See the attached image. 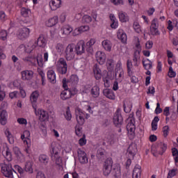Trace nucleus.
<instances>
[{"label":"nucleus","instance_id":"f257e3e1","mask_svg":"<svg viewBox=\"0 0 178 178\" xmlns=\"http://www.w3.org/2000/svg\"><path fill=\"white\" fill-rule=\"evenodd\" d=\"M127 122H128L127 125L128 136L131 140H133L136 137V119L134 118V114H130Z\"/></svg>","mask_w":178,"mask_h":178},{"label":"nucleus","instance_id":"f03ea898","mask_svg":"<svg viewBox=\"0 0 178 178\" xmlns=\"http://www.w3.org/2000/svg\"><path fill=\"white\" fill-rule=\"evenodd\" d=\"M51 159L52 161H55L56 165H60L62 163V157L59 156L60 154V148H59V145H55L54 143H51Z\"/></svg>","mask_w":178,"mask_h":178},{"label":"nucleus","instance_id":"7ed1b4c3","mask_svg":"<svg viewBox=\"0 0 178 178\" xmlns=\"http://www.w3.org/2000/svg\"><path fill=\"white\" fill-rule=\"evenodd\" d=\"M0 166L1 168V172L5 176V177H17V172H16L15 170L12 169V167H10L9 165L5 163H0Z\"/></svg>","mask_w":178,"mask_h":178},{"label":"nucleus","instance_id":"20e7f679","mask_svg":"<svg viewBox=\"0 0 178 178\" xmlns=\"http://www.w3.org/2000/svg\"><path fill=\"white\" fill-rule=\"evenodd\" d=\"M76 44H70L65 49V58L67 60H72L74 59V56L76 55Z\"/></svg>","mask_w":178,"mask_h":178},{"label":"nucleus","instance_id":"39448f33","mask_svg":"<svg viewBox=\"0 0 178 178\" xmlns=\"http://www.w3.org/2000/svg\"><path fill=\"white\" fill-rule=\"evenodd\" d=\"M113 120L115 127H122V126H123V116H122V113H120V110L119 108L114 114Z\"/></svg>","mask_w":178,"mask_h":178},{"label":"nucleus","instance_id":"423d86ee","mask_svg":"<svg viewBox=\"0 0 178 178\" xmlns=\"http://www.w3.org/2000/svg\"><path fill=\"white\" fill-rule=\"evenodd\" d=\"M57 70L60 74H66L67 73V63L65 58H61L59 59Z\"/></svg>","mask_w":178,"mask_h":178},{"label":"nucleus","instance_id":"0eeeda50","mask_svg":"<svg viewBox=\"0 0 178 178\" xmlns=\"http://www.w3.org/2000/svg\"><path fill=\"white\" fill-rule=\"evenodd\" d=\"M86 44L84 43V41H79L76 45H75L74 49H75V54L76 55H83L84 52H86Z\"/></svg>","mask_w":178,"mask_h":178},{"label":"nucleus","instance_id":"6e6552de","mask_svg":"<svg viewBox=\"0 0 178 178\" xmlns=\"http://www.w3.org/2000/svg\"><path fill=\"white\" fill-rule=\"evenodd\" d=\"M77 154L80 163H81L82 165H84L85 163H88V158H87V154H86V152L81 149H78Z\"/></svg>","mask_w":178,"mask_h":178},{"label":"nucleus","instance_id":"1a4fd4ad","mask_svg":"<svg viewBox=\"0 0 178 178\" xmlns=\"http://www.w3.org/2000/svg\"><path fill=\"white\" fill-rule=\"evenodd\" d=\"M30 29L29 28H22L18 31L17 37L19 40H24L29 37Z\"/></svg>","mask_w":178,"mask_h":178},{"label":"nucleus","instance_id":"9d476101","mask_svg":"<svg viewBox=\"0 0 178 178\" xmlns=\"http://www.w3.org/2000/svg\"><path fill=\"white\" fill-rule=\"evenodd\" d=\"M40 47V48H45L47 47V39L44 37V35H40L35 42L34 48Z\"/></svg>","mask_w":178,"mask_h":178},{"label":"nucleus","instance_id":"9b49d317","mask_svg":"<svg viewBox=\"0 0 178 178\" xmlns=\"http://www.w3.org/2000/svg\"><path fill=\"white\" fill-rule=\"evenodd\" d=\"M40 95L38 94V91L35 90L34 91L30 97V100L32 104V106L33 108V109L35 110V112H37V100L38 99V96Z\"/></svg>","mask_w":178,"mask_h":178},{"label":"nucleus","instance_id":"f8f14e48","mask_svg":"<svg viewBox=\"0 0 178 178\" xmlns=\"http://www.w3.org/2000/svg\"><path fill=\"white\" fill-rule=\"evenodd\" d=\"M96 59L99 65H104L106 60V56L102 51H97L96 53Z\"/></svg>","mask_w":178,"mask_h":178},{"label":"nucleus","instance_id":"ddd939ff","mask_svg":"<svg viewBox=\"0 0 178 178\" xmlns=\"http://www.w3.org/2000/svg\"><path fill=\"white\" fill-rule=\"evenodd\" d=\"M93 73L95 74L96 80H100V79L102 78V72L99 68V65H98L97 64H95L93 66Z\"/></svg>","mask_w":178,"mask_h":178},{"label":"nucleus","instance_id":"4468645a","mask_svg":"<svg viewBox=\"0 0 178 178\" xmlns=\"http://www.w3.org/2000/svg\"><path fill=\"white\" fill-rule=\"evenodd\" d=\"M8 122V112L6 110L0 111V123L5 126Z\"/></svg>","mask_w":178,"mask_h":178},{"label":"nucleus","instance_id":"2eb2a0df","mask_svg":"<svg viewBox=\"0 0 178 178\" xmlns=\"http://www.w3.org/2000/svg\"><path fill=\"white\" fill-rule=\"evenodd\" d=\"M97 158L99 161H105L106 159V151L102 148H99L97 152Z\"/></svg>","mask_w":178,"mask_h":178},{"label":"nucleus","instance_id":"dca6fc26","mask_svg":"<svg viewBox=\"0 0 178 178\" xmlns=\"http://www.w3.org/2000/svg\"><path fill=\"white\" fill-rule=\"evenodd\" d=\"M166 149H168V145H166V144L160 142L157 145L156 152H158L159 155H163V152H165Z\"/></svg>","mask_w":178,"mask_h":178},{"label":"nucleus","instance_id":"f3484780","mask_svg":"<svg viewBox=\"0 0 178 178\" xmlns=\"http://www.w3.org/2000/svg\"><path fill=\"white\" fill-rule=\"evenodd\" d=\"M33 71L25 70L22 72V80H31L33 79Z\"/></svg>","mask_w":178,"mask_h":178},{"label":"nucleus","instance_id":"a211bd4d","mask_svg":"<svg viewBox=\"0 0 178 178\" xmlns=\"http://www.w3.org/2000/svg\"><path fill=\"white\" fill-rule=\"evenodd\" d=\"M141 177V166L136 165L133 170L132 178Z\"/></svg>","mask_w":178,"mask_h":178},{"label":"nucleus","instance_id":"6ab92c4d","mask_svg":"<svg viewBox=\"0 0 178 178\" xmlns=\"http://www.w3.org/2000/svg\"><path fill=\"white\" fill-rule=\"evenodd\" d=\"M60 98L63 101H66V99L72 98V91L69 89L64 90L60 94Z\"/></svg>","mask_w":178,"mask_h":178},{"label":"nucleus","instance_id":"aec40b11","mask_svg":"<svg viewBox=\"0 0 178 178\" xmlns=\"http://www.w3.org/2000/svg\"><path fill=\"white\" fill-rule=\"evenodd\" d=\"M47 79L49 80L50 83H52L53 84L56 83V75L54 70H51L47 72Z\"/></svg>","mask_w":178,"mask_h":178},{"label":"nucleus","instance_id":"412c9836","mask_svg":"<svg viewBox=\"0 0 178 178\" xmlns=\"http://www.w3.org/2000/svg\"><path fill=\"white\" fill-rule=\"evenodd\" d=\"M89 29H90V27L88 26L83 25L76 29L74 31V34H75L74 35H79V34H81V33H84V31H88Z\"/></svg>","mask_w":178,"mask_h":178},{"label":"nucleus","instance_id":"4be33fe9","mask_svg":"<svg viewBox=\"0 0 178 178\" xmlns=\"http://www.w3.org/2000/svg\"><path fill=\"white\" fill-rule=\"evenodd\" d=\"M103 94L108 98V99H115V93H113V90L111 89H104L103 90Z\"/></svg>","mask_w":178,"mask_h":178},{"label":"nucleus","instance_id":"5701e85b","mask_svg":"<svg viewBox=\"0 0 178 178\" xmlns=\"http://www.w3.org/2000/svg\"><path fill=\"white\" fill-rule=\"evenodd\" d=\"M143 67H145V70H149L152 69V61L149 59L143 60H142Z\"/></svg>","mask_w":178,"mask_h":178},{"label":"nucleus","instance_id":"b1692460","mask_svg":"<svg viewBox=\"0 0 178 178\" xmlns=\"http://www.w3.org/2000/svg\"><path fill=\"white\" fill-rule=\"evenodd\" d=\"M58 22V17L55 16L51 18L50 19H49V21L47 22V26L54 27V26L57 24Z\"/></svg>","mask_w":178,"mask_h":178},{"label":"nucleus","instance_id":"393cba45","mask_svg":"<svg viewBox=\"0 0 178 178\" xmlns=\"http://www.w3.org/2000/svg\"><path fill=\"white\" fill-rule=\"evenodd\" d=\"M60 5H62V1L52 0L50 6H51L53 10H56V9H58V8H60Z\"/></svg>","mask_w":178,"mask_h":178},{"label":"nucleus","instance_id":"a878e982","mask_svg":"<svg viewBox=\"0 0 178 178\" xmlns=\"http://www.w3.org/2000/svg\"><path fill=\"white\" fill-rule=\"evenodd\" d=\"M127 152L129 155H131L132 158H134V155H136V153L137 152V147L136 145H129Z\"/></svg>","mask_w":178,"mask_h":178},{"label":"nucleus","instance_id":"bb28decb","mask_svg":"<svg viewBox=\"0 0 178 178\" xmlns=\"http://www.w3.org/2000/svg\"><path fill=\"white\" fill-rule=\"evenodd\" d=\"M102 47L106 51H108V52L112 49V44L111 43V41L108 40H104L102 42Z\"/></svg>","mask_w":178,"mask_h":178},{"label":"nucleus","instance_id":"cd10ccee","mask_svg":"<svg viewBox=\"0 0 178 178\" xmlns=\"http://www.w3.org/2000/svg\"><path fill=\"white\" fill-rule=\"evenodd\" d=\"M118 16H119L120 21L122 23H126L129 22V16L127 15V14L124 13H119Z\"/></svg>","mask_w":178,"mask_h":178},{"label":"nucleus","instance_id":"c85d7f7f","mask_svg":"<svg viewBox=\"0 0 178 178\" xmlns=\"http://www.w3.org/2000/svg\"><path fill=\"white\" fill-rule=\"evenodd\" d=\"M91 94L94 98H98L99 97V87L94 86L91 89Z\"/></svg>","mask_w":178,"mask_h":178},{"label":"nucleus","instance_id":"c756f323","mask_svg":"<svg viewBox=\"0 0 178 178\" xmlns=\"http://www.w3.org/2000/svg\"><path fill=\"white\" fill-rule=\"evenodd\" d=\"M117 36L118 38H119V40H120L122 42H123V44L126 43V42L127 41V35H126V33L123 32H119Z\"/></svg>","mask_w":178,"mask_h":178},{"label":"nucleus","instance_id":"7c9ffc66","mask_svg":"<svg viewBox=\"0 0 178 178\" xmlns=\"http://www.w3.org/2000/svg\"><path fill=\"white\" fill-rule=\"evenodd\" d=\"M25 172H28V173H33V163L31 161H28L26 163Z\"/></svg>","mask_w":178,"mask_h":178},{"label":"nucleus","instance_id":"2f4dec72","mask_svg":"<svg viewBox=\"0 0 178 178\" xmlns=\"http://www.w3.org/2000/svg\"><path fill=\"white\" fill-rule=\"evenodd\" d=\"M5 134L6 136H7V138L10 144H13V143H15V138H13V136H12L10 131L6 129V131H5Z\"/></svg>","mask_w":178,"mask_h":178},{"label":"nucleus","instance_id":"473e14b6","mask_svg":"<svg viewBox=\"0 0 178 178\" xmlns=\"http://www.w3.org/2000/svg\"><path fill=\"white\" fill-rule=\"evenodd\" d=\"M5 158L8 162H10L12 161V152H10V149H9V147L6 148V156Z\"/></svg>","mask_w":178,"mask_h":178},{"label":"nucleus","instance_id":"72a5a7b5","mask_svg":"<svg viewBox=\"0 0 178 178\" xmlns=\"http://www.w3.org/2000/svg\"><path fill=\"white\" fill-rule=\"evenodd\" d=\"M39 129L42 131L43 136L47 134V125L45 124V122H41L39 125Z\"/></svg>","mask_w":178,"mask_h":178},{"label":"nucleus","instance_id":"f704fd0d","mask_svg":"<svg viewBox=\"0 0 178 178\" xmlns=\"http://www.w3.org/2000/svg\"><path fill=\"white\" fill-rule=\"evenodd\" d=\"M138 58H140V50H136L133 58L134 62H135V66H138V64L137 63Z\"/></svg>","mask_w":178,"mask_h":178},{"label":"nucleus","instance_id":"c9c22d12","mask_svg":"<svg viewBox=\"0 0 178 178\" xmlns=\"http://www.w3.org/2000/svg\"><path fill=\"white\" fill-rule=\"evenodd\" d=\"M113 176L115 178H120V176H122V172H120V168L118 167L113 169Z\"/></svg>","mask_w":178,"mask_h":178},{"label":"nucleus","instance_id":"e433bc0d","mask_svg":"<svg viewBox=\"0 0 178 178\" xmlns=\"http://www.w3.org/2000/svg\"><path fill=\"white\" fill-rule=\"evenodd\" d=\"M72 31L73 29L70 26H65L63 29V34H65V35H69Z\"/></svg>","mask_w":178,"mask_h":178},{"label":"nucleus","instance_id":"4c0bfd02","mask_svg":"<svg viewBox=\"0 0 178 178\" xmlns=\"http://www.w3.org/2000/svg\"><path fill=\"white\" fill-rule=\"evenodd\" d=\"M64 116L66 120H72V113H70V107H67V110L65 113L64 114Z\"/></svg>","mask_w":178,"mask_h":178},{"label":"nucleus","instance_id":"58836bf2","mask_svg":"<svg viewBox=\"0 0 178 178\" xmlns=\"http://www.w3.org/2000/svg\"><path fill=\"white\" fill-rule=\"evenodd\" d=\"M76 120L79 126H83L84 124L85 120L84 118L81 116V114H80L79 115H76Z\"/></svg>","mask_w":178,"mask_h":178},{"label":"nucleus","instance_id":"ea45409f","mask_svg":"<svg viewBox=\"0 0 178 178\" xmlns=\"http://www.w3.org/2000/svg\"><path fill=\"white\" fill-rule=\"evenodd\" d=\"M113 163V161H112V158H108L105 161H104V166L106 168H112V165Z\"/></svg>","mask_w":178,"mask_h":178},{"label":"nucleus","instance_id":"a19ab883","mask_svg":"<svg viewBox=\"0 0 178 178\" xmlns=\"http://www.w3.org/2000/svg\"><path fill=\"white\" fill-rule=\"evenodd\" d=\"M29 13H30V10L26 9V8H22L21 9V15L24 17H29Z\"/></svg>","mask_w":178,"mask_h":178},{"label":"nucleus","instance_id":"79ce46f5","mask_svg":"<svg viewBox=\"0 0 178 178\" xmlns=\"http://www.w3.org/2000/svg\"><path fill=\"white\" fill-rule=\"evenodd\" d=\"M83 23H91L92 18L90 15H84L82 18Z\"/></svg>","mask_w":178,"mask_h":178},{"label":"nucleus","instance_id":"37998d69","mask_svg":"<svg viewBox=\"0 0 178 178\" xmlns=\"http://www.w3.org/2000/svg\"><path fill=\"white\" fill-rule=\"evenodd\" d=\"M112 170L111 167H105L103 168V173L104 176H108L111 174V172Z\"/></svg>","mask_w":178,"mask_h":178},{"label":"nucleus","instance_id":"c03bdc74","mask_svg":"<svg viewBox=\"0 0 178 178\" xmlns=\"http://www.w3.org/2000/svg\"><path fill=\"white\" fill-rule=\"evenodd\" d=\"M39 160L42 163H48V157H47V155L42 154L39 157Z\"/></svg>","mask_w":178,"mask_h":178},{"label":"nucleus","instance_id":"a18cd8bd","mask_svg":"<svg viewBox=\"0 0 178 178\" xmlns=\"http://www.w3.org/2000/svg\"><path fill=\"white\" fill-rule=\"evenodd\" d=\"M150 33L152 35H159L160 34L158 29L154 27H150Z\"/></svg>","mask_w":178,"mask_h":178},{"label":"nucleus","instance_id":"49530a36","mask_svg":"<svg viewBox=\"0 0 178 178\" xmlns=\"http://www.w3.org/2000/svg\"><path fill=\"white\" fill-rule=\"evenodd\" d=\"M168 76L172 79L173 77H176V72L173 71V67H169Z\"/></svg>","mask_w":178,"mask_h":178},{"label":"nucleus","instance_id":"de8ad7c7","mask_svg":"<svg viewBox=\"0 0 178 178\" xmlns=\"http://www.w3.org/2000/svg\"><path fill=\"white\" fill-rule=\"evenodd\" d=\"M6 37H8V32L5 30H2L0 32V38L3 41H5V40H6Z\"/></svg>","mask_w":178,"mask_h":178},{"label":"nucleus","instance_id":"09e8293b","mask_svg":"<svg viewBox=\"0 0 178 178\" xmlns=\"http://www.w3.org/2000/svg\"><path fill=\"white\" fill-rule=\"evenodd\" d=\"M83 128H80L79 127H77V125L75 127V133L78 137H81L83 136V131H81V129Z\"/></svg>","mask_w":178,"mask_h":178},{"label":"nucleus","instance_id":"8fccbe9b","mask_svg":"<svg viewBox=\"0 0 178 178\" xmlns=\"http://www.w3.org/2000/svg\"><path fill=\"white\" fill-rule=\"evenodd\" d=\"M40 118L43 120H47V119H48V113H47L44 111H40Z\"/></svg>","mask_w":178,"mask_h":178},{"label":"nucleus","instance_id":"3c124183","mask_svg":"<svg viewBox=\"0 0 178 178\" xmlns=\"http://www.w3.org/2000/svg\"><path fill=\"white\" fill-rule=\"evenodd\" d=\"M86 143H87V140L86 139V134H83V137L81 139H79V144L83 146V145H86Z\"/></svg>","mask_w":178,"mask_h":178},{"label":"nucleus","instance_id":"603ef678","mask_svg":"<svg viewBox=\"0 0 178 178\" xmlns=\"http://www.w3.org/2000/svg\"><path fill=\"white\" fill-rule=\"evenodd\" d=\"M150 27H154V29H158V27H159V24L158 23V19H154L152 21V24H151Z\"/></svg>","mask_w":178,"mask_h":178},{"label":"nucleus","instance_id":"864d4df0","mask_svg":"<svg viewBox=\"0 0 178 178\" xmlns=\"http://www.w3.org/2000/svg\"><path fill=\"white\" fill-rule=\"evenodd\" d=\"M35 59V57H34V56L29 55V56L24 58L23 60H24V62H33V60H34Z\"/></svg>","mask_w":178,"mask_h":178},{"label":"nucleus","instance_id":"5fc2aeb1","mask_svg":"<svg viewBox=\"0 0 178 178\" xmlns=\"http://www.w3.org/2000/svg\"><path fill=\"white\" fill-rule=\"evenodd\" d=\"M163 132L164 137H168V135L169 134V126L166 125L163 127Z\"/></svg>","mask_w":178,"mask_h":178},{"label":"nucleus","instance_id":"6e6d98bb","mask_svg":"<svg viewBox=\"0 0 178 178\" xmlns=\"http://www.w3.org/2000/svg\"><path fill=\"white\" fill-rule=\"evenodd\" d=\"M56 49L57 50V52H58V54H60V52L63 51V44L60 43L57 44V45L56 46Z\"/></svg>","mask_w":178,"mask_h":178},{"label":"nucleus","instance_id":"4d7b16f0","mask_svg":"<svg viewBox=\"0 0 178 178\" xmlns=\"http://www.w3.org/2000/svg\"><path fill=\"white\" fill-rule=\"evenodd\" d=\"M106 65H107V69H110L111 70V69L113 67V60L112 59L107 60Z\"/></svg>","mask_w":178,"mask_h":178},{"label":"nucleus","instance_id":"13d9d810","mask_svg":"<svg viewBox=\"0 0 178 178\" xmlns=\"http://www.w3.org/2000/svg\"><path fill=\"white\" fill-rule=\"evenodd\" d=\"M13 151H14V154H15L16 156H20V155H23L22 154V152H20V149L17 147H14Z\"/></svg>","mask_w":178,"mask_h":178},{"label":"nucleus","instance_id":"bf43d9fd","mask_svg":"<svg viewBox=\"0 0 178 178\" xmlns=\"http://www.w3.org/2000/svg\"><path fill=\"white\" fill-rule=\"evenodd\" d=\"M8 108V102H3L0 106V111H5Z\"/></svg>","mask_w":178,"mask_h":178},{"label":"nucleus","instance_id":"052dcab7","mask_svg":"<svg viewBox=\"0 0 178 178\" xmlns=\"http://www.w3.org/2000/svg\"><path fill=\"white\" fill-rule=\"evenodd\" d=\"M152 45H154V42H152V41H147L145 44L146 49H151V48H152Z\"/></svg>","mask_w":178,"mask_h":178},{"label":"nucleus","instance_id":"680f3d73","mask_svg":"<svg viewBox=\"0 0 178 178\" xmlns=\"http://www.w3.org/2000/svg\"><path fill=\"white\" fill-rule=\"evenodd\" d=\"M133 27H134V30H136V33H140V24H138V22H134Z\"/></svg>","mask_w":178,"mask_h":178},{"label":"nucleus","instance_id":"e2e57ef3","mask_svg":"<svg viewBox=\"0 0 178 178\" xmlns=\"http://www.w3.org/2000/svg\"><path fill=\"white\" fill-rule=\"evenodd\" d=\"M147 94H152V95H154L155 94V88L154 86L149 87Z\"/></svg>","mask_w":178,"mask_h":178},{"label":"nucleus","instance_id":"0e129e2a","mask_svg":"<svg viewBox=\"0 0 178 178\" xmlns=\"http://www.w3.org/2000/svg\"><path fill=\"white\" fill-rule=\"evenodd\" d=\"M177 169H172L168 172V176H170V177H173L176 176V171Z\"/></svg>","mask_w":178,"mask_h":178},{"label":"nucleus","instance_id":"69168bd1","mask_svg":"<svg viewBox=\"0 0 178 178\" xmlns=\"http://www.w3.org/2000/svg\"><path fill=\"white\" fill-rule=\"evenodd\" d=\"M94 44H95V39H90V41L86 43V47H92Z\"/></svg>","mask_w":178,"mask_h":178},{"label":"nucleus","instance_id":"338daca9","mask_svg":"<svg viewBox=\"0 0 178 178\" xmlns=\"http://www.w3.org/2000/svg\"><path fill=\"white\" fill-rule=\"evenodd\" d=\"M78 81H79V78H77V76L76 75L71 76L70 81H72V83H77Z\"/></svg>","mask_w":178,"mask_h":178},{"label":"nucleus","instance_id":"774afa93","mask_svg":"<svg viewBox=\"0 0 178 178\" xmlns=\"http://www.w3.org/2000/svg\"><path fill=\"white\" fill-rule=\"evenodd\" d=\"M36 178H45V175L41 171L37 172Z\"/></svg>","mask_w":178,"mask_h":178}]
</instances>
